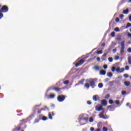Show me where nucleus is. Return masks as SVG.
Masks as SVG:
<instances>
[{
	"label": "nucleus",
	"mask_w": 131,
	"mask_h": 131,
	"mask_svg": "<svg viewBox=\"0 0 131 131\" xmlns=\"http://www.w3.org/2000/svg\"><path fill=\"white\" fill-rule=\"evenodd\" d=\"M88 57L89 56L85 57L83 59H81L80 60H79L78 62L75 64V67H78V66H81V64H83L85 62V59H87Z\"/></svg>",
	"instance_id": "1"
},
{
	"label": "nucleus",
	"mask_w": 131,
	"mask_h": 131,
	"mask_svg": "<svg viewBox=\"0 0 131 131\" xmlns=\"http://www.w3.org/2000/svg\"><path fill=\"white\" fill-rule=\"evenodd\" d=\"M2 8V12L3 13H8L9 12V7L7 5H4L3 6H1Z\"/></svg>",
	"instance_id": "2"
},
{
	"label": "nucleus",
	"mask_w": 131,
	"mask_h": 131,
	"mask_svg": "<svg viewBox=\"0 0 131 131\" xmlns=\"http://www.w3.org/2000/svg\"><path fill=\"white\" fill-rule=\"evenodd\" d=\"M124 41H122L121 42V49H120V54L121 55L123 54V53H124V49L125 48V46L124 45Z\"/></svg>",
	"instance_id": "3"
},
{
	"label": "nucleus",
	"mask_w": 131,
	"mask_h": 131,
	"mask_svg": "<svg viewBox=\"0 0 131 131\" xmlns=\"http://www.w3.org/2000/svg\"><path fill=\"white\" fill-rule=\"evenodd\" d=\"M65 96L63 95H59L57 97V101H58V102H63V101H64V100H65Z\"/></svg>",
	"instance_id": "4"
},
{
	"label": "nucleus",
	"mask_w": 131,
	"mask_h": 131,
	"mask_svg": "<svg viewBox=\"0 0 131 131\" xmlns=\"http://www.w3.org/2000/svg\"><path fill=\"white\" fill-rule=\"evenodd\" d=\"M104 112L105 111H103L99 114V118H103V119H107V118H108V117L106 115L104 116Z\"/></svg>",
	"instance_id": "5"
},
{
	"label": "nucleus",
	"mask_w": 131,
	"mask_h": 131,
	"mask_svg": "<svg viewBox=\"0 0 131 131\" xmlns=\"http://www.w3.org/2000/svg\"><path fill=\"white\" fill-rule=\"evenodd\" d=\"M116 71L119 73H122V72L124 71V68H122L121 69H120L119 68H117Z\"/></svg>",
	"instance_id": "6"
},
{
	"label": "nucleus",
	"mask_w": 131,
	"mask_h": 131,
	"mask_svg": "<svg viewBox=\"0 0 131 131\" xmlns=\"http://www.w3.org/2000/svg\"><path fill=\"white\" fill-rule=\"evenodd\" d=\"M95 81L94 80L90 81V85L92 88V89H94L95 86H96V84H95Z\"/></svg>",
	"instance_id": "7"
},
{
	"label": "nucleus",
	"mask_w": 131,
	"mask_h": 131,
	"mask_svg": "<svg viewBox=\"0 0 131 131\" xmlns=\"http://www.w3.org/2000/svg\"><path fill=\"white\" fill-rule=\"evenodd\" d=\"M55 115V113H54V112H49L48 114V117L49 119H53V117Z\"/></svg>",
	"instance_id": "8"
},
{
	"label": "nucleus",
	"mask_w": 131,
	"mask_h": 131,
	"mask_svg": "<svg viewBox=\"0 0 131 131\" xmlns=\"http://www.w3.org/2000/svg\"><path fill=\"white\" fill-rule=\"evenodd\" d=\"M27 122H28V118L24 119L20 121L21 124H24L26 123Z\"/></svg>",
	"instance_id": "9"
},
{
	"label": "nucleus",
	"mask_w": 131,
	"mask_h": 131,
	"mask_svg": "<svg viewBox=\"0 0 131 131\" xmlns=\"http://www.w3.org/2000/svg\"><path fill=\"white\" fill-rule=\"evenodd\" d=\"M93 99L94 101H98V100H100V97H99L98 95H94L93 97Z\"/></svg>",
	"instance_id": "10"
},
{
	"label": "nucleus",
	"mask_w": 131,
	"mask_h": 131,
	"mask_svg": "<svg viewBox=\"0 0 131 131\" xmlns=\"http://www.w3.org/2000/svg\"><path fill=\"white\" fill-rule=\"evenodd\" d=\"M95 109H96V111H101V110H103V106H96L95 107Z\"/></svg>",
	"instance_id": "11"
},
{
	"label": "nucleus",
	"mask_w": 131,
	"mask_h": 131,
	"mask_svg": "<svg viewBox=\"0 0 131 131\" xmlns=\"http://www.w3.org/2000/svg\"><path fill=\"white\" fill-rule=\"evenodd\" d=\"M101 105L102 106H107V101L105 99L101 100Z\"/></svg>",
	"instance_id": "12"
},
{
	"label": "nucleus",
	"mask_w": 131,
	"mask_h": 131,
	"mask_svg": "<svg viewBox=\"0 0 131 131\" xmlns=\"http://www.w3.org/2000/svg\"><path fill=\"white\" fill-rule=\"evenodd\" d=\"M4 17V14L2 13V5L0 4V20Z\"/></svg>",
	"instance_id": "13"
},
{
	"label": "nucleus",
	"mask_w": 131,
	"mask_h": 131,
	"mask_svg": "<svg viewBox=\"0 0 131 131\" xmlns=\"http://www.w3.org/2000/svg\"><path fill=\"white\" fill-rule=\"evenodd\" d=\"M100 74L101 75H105L106 74V71L105 70H101L100 71Z\"/></svg>",
	"instance_id": "14"
},
{
	"label": "nucleus",
	"mask_w": 131,
	"mask_h": 131,
	"mask_svg": "<svg viewBox=\"0 0 131 131\" xmlns=\"http://www.w3.org/2000/svg\"><path fill=\"white\" fill-rule=\"evenodd\" d=\"M124 84L126 86H129L130 85V82L129 81H125Z\"/></svg>",
	"instance_id": "15"
},
{
	"label": "nucleus",
	"mask_w": 131,
	"mask_h": 131,
	"mask_svg": "<svg viewBox=\"0 0 131 131\" xmlns=\"http://www.w3.org/2000/svg\"><path fill=\"white\" fill-rule=\"evenodd\" d=\"M106 56H107V54L106 53H104L102 57V61H105V60H106V59H105V58H106Z\"/></svg>",
	"instance_id": "16"
},
{
	"label": "nucleus",
	"mask_w": 131,
	"mask_h": 131,
	"mask_svg": "<svg viewBox=\"0 0 131 131\" xmlns=\"http://www.w3.org/2000/svg\"><path fill=\"white\" fill-rule=\"evenodd\" d=\"M21 130V127H17L13 129V131H19Z\"/></svg>",
	"instance_id": "17"
},
{
	"label": "nucleus",
	"mask_w": 131,
	"mask_h": 131,
	"mask_svg": "<svg viewBox=\"0 0 131 131\" xmlns=\"http://www.w3.org/2000/svg\"><path fill=\"white\" fill-rule=\"evenodd\" d=\"M123 14H125L126 15L128 14V9L124 10L123 11Z\"/></svg>",
	"instance_id": "18"
},
{
	"label": "nucleus",
	"mask_w": 131,
	"mask_h": 131,
	"mask_svg": "<svg viewBox=\"0 0 131 131\" xmlns=\"http://www.w3.org/2000/svg\"><path fill=\"white\" fill-rule=\"evenodd\" d=\"M84 87L86 89H90V84L89 83H86L84 84Z\"/></svg>",
	"instance_id": "19"
},
{
	"label": "nucleus",
	"mask_w": 131,
	"mask_h": 131,
	"mask_svg": "<svg viewBox=\"0 0 131 131\" xmlns=\"http://www.w3.org/2000/svg\"><path fill=\"white\" fill-rule=\"evenodd\" d=\"M84 82V79L79 81L78 83H79V84H83Z\"/></svg>",
	"instance_id": "20"
},
{
	"label": "nucleus",
	"mask_w": 131,
	"mask_h": 131,
	"mask_svg": "<svg viewBox=\"0 0 131 131\" xmlns=\"http://www.w3.org/2000/svg\"><path fill=\"white\" fill-rule=\"evenodd\" d=\"M53 90H54V91H55L56 92H60V91H61V89L59 88H54Z\"/></svg>",
	"instance_id": "21"
},
{
	"label": "nucleus",
	"mask_w": 131,
	"mask_h": 131,
	"mask_svg": "<svg viewBox=\"0 0 131 131\" xmlns=\"http://www.w3.org/2000/svg\"><path fill=\"white\" fill-rule=\"evenodd\" d=\"M43 110H45V109L43 108H41V109L38 110L37 111L38 114H40V113H41V111H42Z\"/></svg>",
	"instance_id": "22"
},
{
	"label": "nucleus",
	"mask_w": 131,
	"mask_h": 131,
	"mask_svg": "<svg viewBox=\"0 0 131 131\" xmlns=\"http://www.w3.org/2000/svg\"><path fill=\"white\" fill-rule=\"evenodd\" d=\"M107 76H108V77H112V76H113V75L112 74V73L111 72H108L107 73Z\"/></svg>",
	"instance_id": "23"
},
{
	"label": "nucleus",
	"mask_w": 131,
	"mask_h": 131,
	"mask_svg": "<svg viewBox=\"0 0 131 131\" xmlns=\"http://www.w3.org/2000/svg\"><path fill=\"white\" fill-rule=\"evenodd\" d=\"M49 98H50V99H54L55 98V94H50Z\"/></svg>",
	"instance_id": "24"
},
{
	"label": "nucleus",
	"mask_w": 131,
	"mask_h": 131,
	"mask_svg": "<svg viewBox=\"0 0 131 131\" xmlns=\"http://www.w3.org/2000/svg\"><path fill=\"white\" fill-rule=\"evenodd\" d=\"M40 106H41V104H38V105H35L34 107V110H36L37 107H40Z\"/></svg>",
	"instance_id": "25"
},
{
	"label": "nucleus",
	"mask_w": 131,
	"mask_h": 131,
	"mask_svg": "<svg viewBox=\"0 0 131 131\" xmlns=\"http://www.w3.org/2000/svg\"><path fill=\"white\" fill-rule=\"evenodd\" d=\"M98 87L99 88V89H102V88H103V83H99L98 84Z\"/></svg>",
	"instance_id": "26"
},
{
	"label": "nucleus",
	"mask_w": 131,
	"mask_h": 131,
	"mask_svg": "<svg viewBox=\"0 0 131 131\" xmlns=\"http://www.w3.org/2000/svg\"><path fill=\"white\" fill-rule=\"evenodd\" d=\"M111 35L112 36V37H114V36H115V32H112L111 33Z\"/></svg>",
	"instance_id": "27"
},
{
	"label": "nucleus",
	"mask_w": 131,
	"mask_h": 131,
	"mask_svg": "<svg viewBox=\"0 0 131 131\" xmlns=\"http://www.w3.org/2000/svg\"><path fill=\"white\" fill-rule=\"evenodd\" d=\"M128 64H131V57H128Z\"/></svg>",
	"instance_id": "28"
},
{
	"label": "nucleus",
	"mask_w": 131,
	"mask_h": 131,
	"mask_svg": "<svg viewBox=\"0 0 131 131\" xmlns=\"http://www.w3.org/2000/svg\"><path fill=\"white\" fill-rule=\"evenodd\" d=\"M96 53H97V54H98V55H100L101 54H103V51H102V50L98 51Z\"/></svg>",
	"instance_id": "29"
},
{
	"label": "nucleus",
	"mask_w": 131,
	"mask_h": 131,
	"mask_svg": "<svg viewBox=\"0 0 131 131\" xmlns=\"http://www.w3.org/2000/svg\"><path fill=\"white\" fill-rule=\"evenodd\" d=\"M69 83V80H66L63 81V84H68Z\"/></svg>",
	"instance_id": "30"
},
{
	"label": "nucleus",
	"mask_w": 131,
	"mask_h": 131,
	"mask_svg": "<svg viewBox=\"0 0 131 131\" xmlns=\"http://www.w3.org/2000/svg\"><path fill=\"white\" fill-rule=\"evenodd\" d=\"M121 94H122V95H126V91H122L121 92Z\"/></svg>",
	"instance_id": "31"
},
{
	"label": "nucleus",
	"mask_w": 131,
	"mask_h": 131,
	"mask_svg": "<svg viewBox=\"0 0 131 131\" xmlns=\"http://www.w3.org/2000/svg\"><path fill=\"white\" fill-rule=\"evenodd\" d=\"M94 68L95 70H99V69H100V67H99L98 66H95Z\"/></svg>",
	"instance_id": "32"
},
{
	"label": "nucleus",
	"mask_w": 131,
	"mask_h": 131,
	"mask_svg": "<svg viewBox=\"0 0 131 131\" xmlns=\"http://www.w3.org/2000/svg\"><path fill=\"white\" fill-rule=\"evenodd\" d=\"M108 103H110V104H114V102H113V100H112V99H110L109 101H108Z\"/></svg>",
	"instance_id": "33"
},
{
	"label": "nucleus",
	"mask_w": 131,
	"mask_h": 131,
	"mask_svg": "<svg viewBox=\"0 0 131 131\" xmlns=\"http://www.w3.org/2000/svg\"><path fill=\"white\" fill-rule=\"evenodd\" d=\"M125 70H129V67H128V66H126L125 67Z\"/></svg>",
	"instance_id": "34"
},
{
	"label": "nucleus",
	"mask_w": 131,
	"mask_h": 131,
	"mask_svg": "<svg viewBox=\"0 0 131 131\" xmlns=\"http://www.w3.org/2000/svg\"><path fill=\"white\" fill-rule=\"evenodd\" d=\"M108 61H109V62H113V58H112V57H109L108 58Z\"/></svg>",
	"instance_id": "35"
},
{
	"label": "nucleus",
	"mask_w": 131,
	"mask_h": 131,
	"mask_svg": "<svg viewBox=\"0 0 131 131\" xmlns=\"http://www.w3.org/2000/svg\"><path fill=\"white\" fill-rule=\"evenodd\" d=\"M109 98H110V95L107 94L106 95H105V99H108Z\"/></svg>",
	"instance_id": "36"
},
{
	"label": "nucleus",
	"mask_w": 131,
	"mask_h": 131,
	"mask_svg": "<svg viewBox=\"0 0 131 131\" xmlns=\"http://www.w3.org/2000/svg\"><path fill=\"white\" fill-rule=\"evenodd\" d=\"M115 103L116 105H119V104H120V102H119V100H116Z\"/></svg>",
	"instance_id": "37"
},
{
	"label": "nucleus",
	"mask_w": 131,
	"mask_h": 131,
	"mask_svg": "<svg viewBox=\"0 0 131 131\" xmlns=\"http://www.w3.org/2000/svg\"><path fill=\"white\" fill-rule=\"evenodd\" d=\"M42 119L44 121H46V120H47V119H48V118L46 116H43L42 118Z\"/></svg>",
	"instance_id": "38"
},
{
	"label": "nucleus",
	"mask_w": 131,
	"mask_h": 131,
	"mask_svg": "<svg viewBox=\"0 0 131 131\" xmlns=\"http://www.w3.org/2000/svg\"><path fill=\"white\" fill-rule=\"evenodd\" d=\"M89 121L90 122H93V121H94V119H93L92 117H90L89 119Z\"/></svg>",
	"instance_id": "39"
},
{
	"label": "nucleus",
	"mask_w": 131,
	"mask_h": 131,
	"mask_svg": "<svg viewBox=\"0 0 131 131\" xmlns=\"http://www.w3.org/2000/svg\"><path fill=\"white\" fill-rule=\"evenodd\" d=\"M116 70V69H115V67H113L112 68V71L113 72H114V71H115Z\"/></svg>",
	"instance_id": "40"
},
{
	"label": "nucleus",
	"mask_w": 131,
	"mask_h": 131,
	"mask_svg": "<svg viewBox=\"0 0 131 131\" xmlns=\"http://www.w3.org/2000/svg\"><path fill=\"white\" fill-rule=\"evenodd\" d=\"M103 131H108V128H107V127H103Z\"/></svg>",
	"instance_id": "41"
},
{
	"label": "nucleus",
	"mask_w": 131,
	"mask_h": 131,
	"mask_svg": "<svg viewBox=\"0 0 131 131\" xmlns=\"http://www.w3.org/2000/svg\"><path fill=\"white\" fill-rule=\"evenodd\" d=\"M114 30H115V31L118 32V31H119V28L117 27V28H115Z\"/></svg>",
	"instance_id": "42"
},
{
	"label": "nucleus",
	"mask_w": 131,
	"mask_h": 131,
	"mask_svg": "<svg viewBox=\"0 0 131 131\" xmlns=\"http://www.w3.org/2000/svg\"><path fill=\"white\" fill-rule=\"evenodd\" d=\"M124 77H125V78H127V77H128V75H127V74H124Z\"/></svg>",
	"instance_id": "43"
},
{
	"label": "nucleus",
	"mask_w": 131,
	"mask_h": 131,
	"mask_svg": "<svg viewBox=\"0 0 131 131\" xmlns=\"http://www.w3.org/2000/svg\"><path fill=\"white\" fill-rule=\"evenodd\" d=\"M127 52L131 53V48H129L127 49Z\"/></svg>",
	"instance_id": "44"
},
{
	"label": "nucleus",
	"mask_w": 131,
	"mask_h": 131,
	"mask_svg": "<svg viewBox=\"0 0 131 131\" xmlns=\"http://www.w3.org/2000/svg\"><path fill=\"white\" fill-rule=\"evenodd\" d=\"M108 66L106 64L103 65V68L104 69H107Z\"/></svg>",
	"instance_id": "45"
},
{
	"label": "nucleus",
	"mask_w": 131,
	"mask_h": 131,
	"mask_svg": "<svg viewBox=\"0 0 131 131\" xmlns=\"http://www.w3.org/2000/svg\"><path fill=\"white\" fill-rule=\"evenodd\" d=\"M124 17V15L123 14H121L119 16V17L120 18V19H123Z\"/></svg>",
	"instance_id": "46"
},
{
	"label": "nucleus",
	"mask_w": 131,
	"mask_h": 131,
	"mask_svg": "<svg viewBox=\"0 0 131 131\" xmlns=\"http://www.w3.org/2000/svg\"><path fill=\"white\" fill-rule=\"evenodd\" d=\"M115 21H116V22H119V18L116 17Z\"/></svg>",
	"instance_id": "47"
},
{
	"label": "nucleus",
	"mask_w": 131,
	"mask_h": 131,
	"mask_svg": "<svg viewBox=\"0 0 131 131\" xmlns=\"http://www.w3.org/2000/svg\"><path fill=\"white\" fill-rule=\"evenodd\" d=\"M38 121H39V120L35 119L34 121V123H37V122H38Z\"/></svg>",
	"instance_id": "48"
},
{
	"label": "nucleus",
	"mask_w": 131,
	"mask_h": 131,
	"mask_svg": "<svg viewBox=\"0 0 131 131\" xmlns=\"http://www.w3.org/2000/svg\"><path fill=\"white\" fill-rule=\"evenodd\" d=\"M87 104H88V105H91V104H92V102L91 101H87Z\"/></svg>",
	"instance_id": "49"
},
{
	"label": "nucleus",
	"mask_w": 131,
	"mask_h": 131,
	"mask_svg": "<svg viewBox=\"0 0 131 131\" xmlns=\"http://www.w3.org/2000/svg\"><path fill=\"white\" fill-rule=\"evenodd\" d=\"M4 97V94L0 93V99H2Z\"/></svg>",
	"instance_id": "50"
},
{
	"label": "nucleus",
	"mask_w": 131,
	"mask_h": 131,
	"mask_svg": "<svg viewBox=\"0 0 131 131\" xmlns=\"http://www.w3.org/2000/svg\"><path fill=\"white\" fill-rule=\"evenodd\" d=\"M131 27V24L130 23H128L127 24V27Z\"/></svg>",
	"instance_id": "51"
},
{
	"label": "nucleus",
	"mask_w": 131,
	"mask_h": 131,
	"mask_svg": "<svg viewBox=\"0 0 131 131\" xmlns=\"http://www.w3.org/2000/svg\"><path fill=\"white\" fill-rule=\"evenodd\" d=\"M118 59H119V56H116V57H115V59H116V60H118Z\"/></svg>",
	"instance_id": "52"
},
{
	"label": "nucleus",
	"mask_w": 131,
	"mask_h": 131,
	"mask_svg": "<svg viewBox=\"0 0 131 131\" xmlns=\"http://www.w3.org/2000/svg\"><path fill=\"white\" fill-rule=\"evenodd\" d=\"M129 21L131 22V15H129L128 17Z\"/></svg>",
	"instance_id": "53"
},
{
	"label": "nucleus",
	"mask_w": 131,
	"mask_h": 131,
	"mask_svg": "<svg viewBox=\"0 0 131 131\" xmlns=\"http://www.w3.org/2000/svg\"><path fill=\"white\" fill-rule=\"evenodd\" d=\"M90 130H91V131H94V130H95V128H94L93 127H91V128H90Z\"/></svg>",
	"instance_id": "54"
},
{
	"label": "nucleus",
	"mask_w": 131,
	"mask_h": 131,
	"mask_svg": "<svg viewBox=\"0 0 131 131\" xmlns=\"http://www.w3.org/2000/svg\"><path fill=\"white\" fill-rule=\"evenodd\" d=\"M110 108H112V105H108L107 106V108L110 109Z\"/></svg>",
	"instance_id": "55"
},
{
	"label": "nucleus",
	"mask_w": 131,
	"mask_h": 131,
	"mask_svg": "<svg viewBox=\"0 0 131 131\" xmlns=\"http://www.w3.org/2000/svg\"><path fill=\"white\" fill-rule=\"evenodd\" d=\"M105 45H106V44L105 43H103L101 44L102 47H105Z\"/></svg>",
	"instance_id": "56"
},
{
	"label": "nucleus",
	"mask_w": 131,
	"mask_h": 131,
	"mask_svg": "<svg viewBox=\"0 0 131 131\" xmlns=\"http://www.w3.org/2000/svg\"><path fill=\"white\" fill-rule=\"evenodd\" d=\"M113 52L114 53H116V51H117V50L116 49H113Z\"/></svg>",
	"instance_id": "57"
},
{
	"label": "nucleus",
	"mask_w": 131,
	"mask_h": 131,
	"mask_svg": "<svg viewBox=\"0 0 131 131\" xmlns=\"http://www.w3.org/2000/svg\"><path fill=\"white\" fill-rule=\"evenodd\" d=\"M97 61H100V57H97Z\"/></svg>",
	"instance_id": "58"
},
{
	"label": "nucleus",
	"mask_w": 131,
	"mask_h": 131,
	"mask_svg": "<svg viewBox=\"0 0 131 131\" xmlns=\"http://www.w3.org/2000/svg\"><path fill=\"white\" fill-rule=\"evenodd\" d=\"M77 85H79V83H77V84H76L75 85V86H77Z\"/></svg>",
	"instance_id": "59"
},
{
	"label": "nucleus",
	"mask_w": 131,
	"mask_h": 131,
	"mask_svg": "<svg viewBox=\"0 0 131 131\" xmlns=\"http://www.w3.org/2000/svg\"><path fill=\"white\" fill-rule=\"evenodd\" d=\"M129 105V103H126V106H128Z\"/></svg>",
	"instance_id": "60"
},
{
	"label": "nucleus",
	"mask_w": 131,
	"mask_h": 131,
	"mask_svg": "<svg viewBox=\"0 0 131 131\" xmlns=\"http://www.w3.org/2000/svg\"><path fill=\"white\" fill-rule=\"evenodd\" d=\"M128 3H131V0H128Z\"/></svg>",
	"instance_id": "61"
},
{
	"label": "nucleus",
	"mask_w": 131,
	"mask_h": 131,
	"mask_svg": "<svg viewBox=\"0 0 131 131\" xmlns=\"http://www.w3.org/2000/svg\"><path fill=\"white\" fill-rule=\"evenodd\" d=\"M130 79L131 80V76H130Z\"/></svg>",
	"instance_id": "62"
},
{
	"label": "nucleus",
	"mask_w": 131,
	"mask_h": 131,
	"mask_svg": "<svg viewBox=\"0 0 131 131\" xmlns=\"http://www.w3.org/2000/svg\"><path fill=\"white\" fill-rule=\"evenodd\" d=\"M130 32H131V29L130 30Z\"/></svg>",
	"instance_id": "63"
}]
</instances>
